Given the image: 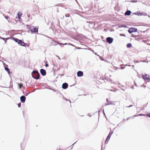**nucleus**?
Returning a JSON list of instances; mask_svg holds the SVG:
<instances>
[{
  "label": "nucleus",
  "instance_id": "f257e3e1",
  "mask_svg": "<svg viewBox=\"0 0 150 150\" xmlns=\"http://www.w3.org/2000/svg\"><path fill=\"white\" fill-rule=\"evenodd\" d=\"M31 74L32 77L34 79L38 80L40 79V74L37 70H33Z\"/></svg>",
  "mask_w": 150,
  "mask_h": 150
},
{
  "label": "nucleus",
  "instance_id": "f03ea898",
  "mask_svg": "<svg viewBox=\"0 0 150 150\" xmlns=\"http://www.w3.org/2000/svg\"><path fill=\"white\" fill-rule=\"evenodd\" d=\"M38 27L34 26H29V30L32 32V33H38Z\"/></svg>",
  "mask_w": 150,
  "mask_h": 150
},
{
  "label": "nucleus",
  "instance_id": "7ed1b4c3",
  "mask_svg": "<svg viewBox=\"0 0 150 150\" xmlns=\"http://www.w3.org/2000/svg\"><path fill=\"white\" fill-rule=\"evenodd\" d=\"M149 75L147 74H145L144 75H142V78L145 81H146L147 82L150 81V77Z\"/></svg>",
  "mask_w": 150,
  "mask_h": 150
},
{
  "label": "nucleus",
  "instance_id": "20e7f679",
  "mask_svg": "<svg viewBox=\"0 0 150 150\" xmlns=\"http://www.w3.org/2000/svg\"><path fill=\"white\" fill-rule=\"evenodd\" d=\"M137 28L134 27H131L128 30V31L130 34H131L132 33L136 32L137 31Z\"/></svg>",
  "mask_w": 150,
  "mask_h": 150
},
{
  "label": "nucleus",
  "instance_id": "39448f33",
  "mask_svg": "<svg viewBox=\"0 0 150 150\" xmlns=\"http://www.w3.org/2000/svg\"><path fill=\"white\" fill-rule=\"evenodd\" d=\"M106 40L107 42L110 44L112 43L114 40L113 38L110 37H108L107 38Z\"/></svg>",
  "mask_w": 150,
  "mask_h": 150
},
{
  "label": "nucleus",
  "instance_id": "423d86ee",
  "mask_svg": "<svg viewBox=\"0 0 150 150\" xmlns=\"http://www.w3.org/2000/svg\"><path fill=\"white\" fill-rule=\"evenodd\" d=\"M106 100L107 102H108V103H106L105 104V105H115V103L114 101H111V102L109 101L108 100V98L106 99Z\"/></svg>",
  "mask_w": 150,
  "mask_h": 150
},
{
  "label": "nucleus",
  "instance_id": "0eeeda50",
  "mask_svg": "<svg viewBox=\"0 0 150 150\" xmlns=\"http://www.w3.org/2000/svg\"><path fill=\"white\" fill-rule=\"evenodd\" d=\"M20 99L21 102L23 103H24L25 101L26 98L24 95H23L21 96Z\"/></svg>",
  "mask_w": 150,
  "mask_h": 150
},
{
  "label": "nucleus",
  "instance_id": "6e6552de",
  "mask_svg": "<svg viewBox=\"0 0 150 150\" xmlns=\"http://www.w3.org/2000/svg\"><path fill=\"white\" fill-rule=\"evenodd\" d=\"M40 72L41 74L43 76H45L46 75V71L45 69H41L40 70Z\"/></svg>",
  "mask_w": 150,
  "mask_h": 150
},
{
  "label": "nucleus",
  "instance_id": "1a4fd4ad",
  "mask_svg": "<svg viewBox=\"0 0 150 150\" xmlns=\"http://www.w3.org/2000/svg\"><path fill=\"white\" fill-rule=\"evenodd\" d=\"M68 87V84L66 82L63 83L62 85V88L64 89H65L67 88Z\"/></svg>",
  "mask_w": 150,
  "mask_h": 150
},
{
  "label": "nucleus",
  "instance_id": "9d476101",
  "mask_svg": "<svg viewBox=\"0 0 150 150\" xmlns=\"http://www.w3.org/2000/svg\"><path fill=\"white\" fill-rule=\"evenodd\" d=\"M77 75L79 77H81L83 76V72L82 71H77Z\"/></svg>",
  "mask_w": 150,
  "mask_h": 150
},
{
  "label": "nucleus",
  "instance_id": "9b49d317",
  "mask_svg": "<svg viewBox=\"0 0 150 150\" xmlns=\"http://www.w3.org/2000/svg\"><path fill=\"white\" fill-rule=\"evenodd\" d=\"M25 146V144L24 142H23L21 144V150H24Z\"/></svg>",
  "mask_w": 150,
  "mask_h": 150
},
{
  "label": "nucleus",
  "instance_id": "f8f14e48",
  "mask_svg": "<svg viewBox=\"0 0 150 150\" xmlns=\"http://www.w3.org/2000/svg\"><path fill=\"white\" fill-rule=\"evenodd\" d=\"M4 69L7 72L8 74H10L11 73V72L10 71V69L8 68V66L7 65V67H4Z\"/></svg>",
  "mask_w": 150,
  "mask_h": 150
},
{
  "label": "nucleus",
  "instance_id": "ddd939ff",
  "mask_svg": "<svg viewBox=\"0 0 150 150\" xmlns=\"http://www.w3.org/2000/svg\"><path fill=\"white\" fill-rule=\"evenodd\" d=\"M131 13V11L130 10L127 11L125 13V16H129Z\"/></svg>",
  "mask_w": 150,
  "mask_h": 150
},
{
  "label": "nucleus",
  "instance_id": "4468645a",
  "mask_svg": "<svg viewBox=\"0 0 150 150\" xmlns=\"http://www.w3.org/2000/svg\"><path fill=\"white\" fill-rule=\"evenodd\" d=\"M59 44V42H54L51 43L52 45L56 46Z\"/></svg>",
  "mask_w": 150,
  "mask_h": 150
},
{
  "label": "nucleus",
  "instance_id": "2eb2a0df",
  "mask_svg": "<svg viewBox=\"0 0 150 150\" xmlns=\"http://www.w3.org/2000/svg\"><path fill=\"white\" fill-rule=\"evenodd\" d=\"M21 44L20 45L21 46H22L23 47H26V43H25L22 40L21 42Z\"/></svg>",
  "mask_w": 150,
  "mask_h": 150
},
{
  "label": "nucleus",
  "instance_id": "dca6fc26",
  "mask_svg": "<svg viewBox=\"0 0 150 150\" xmlns=\"http://www.w3.org/2000/svg\"><path fill=\"white\" fill-rule=\"evenodd\" d=\"M119 28H121V27H124L125 28H127V26L124 24H121L119 25Z\"/></svg>",
  "mask_w": 150,
  "mask_h": 150
},
{
  "label": "nucleus",
  "instance_id": "f3484780",
  "mask_svg": "<svg viewBox=\"0 0 150 150\" xmlns=\"http://www.w3.org/2000/svg\"><path fill=\"white\" fill-rule=\"evenodd\" d=\"M11 39L14 40L16 42H17L18 40V38L13 37L11 38Z\"/></svg>",
  "mask_w": 150,
  "mask_h": 150
},
{
  "label": "nucleus",
  "instance_id": "a211bd4d",
  "mask_svg": "<svg viewBox=\"0 0 150 150\" xmlns=\"http://www.w3.org/2000/svg\"><path fill=\"white\" fill-rule=\"evenodd\" d=\"M132 46V44L131 43H128L126 45V47L127 48H129L131 47Z\"/></svg>",
  "mask_w": 150,
  "mask_h": 150
},
{
  "label": "nucleus",
  "instance_id": "6ab92c4d",
  "mask_svg": "<svg viewBox=\"0 0 150 150\" xmlns=\"http://www.w3.org/2000/svg\"><path fill=\"white\" fill-rule=\"evenodd\" d=\"M134 14L135 15H137L138 16H140L142 15V14L141 13H139L138 12H136L134 13Z\"/></svg>",
  "mask_w": 150,
  "mask_h": 150
},
{
  "label": "nucleus",
  "instance_id": "aec40b11",
  "mask_svg": "<svg viewBox=\"0 0 150 150\" xmlns=\"http://www.w3.org/2000/svg\"><path fill=\"white\" fill-rule=\"evenodd\" d=\"M111 136L109 134H108L106 138L107 140H108V142L109 140H110Z\"/></svg>",
  "mask_w": 150,
  "mask_h": 150
},
{
  "label": "nucleus",
  "instance_id": "412c9836",
  "mask_svg": "<svg viewBox=\"0 0 150 150\" xmlns=\"http://www.w3.org/2000/svg\"><path fill=\"white\" fill-rule=\"evenodd\" d=\"M75 49H87V48H81L80 47H75Z\"/></svg>",
  "mask_w": 150,
  "mask_h": 150
},
{
  "label": "nucleus",
  "instance_id": "4be33fe9",
  "mask_svg": "<svg viewBox=\"0 0 150 150\" xmlns=\"http://www.w3.org/2000/svg\"><path fill=\"white\" fill-rule=\"evenodd\" d=\"M22 41V40H19L18 39L17 43L18 44L20 45L21 43V42Z\"/></svg>",
  "mask_w": 150,
  "mask_h": 150
},
{
  "label": "nucleus",
  "instance_id": "5701e85b",
  "mask_svg": "<svg viewBox=\"0 0 150 150\" xmlns=\"http://www.w3.org/2000/svg\"><path fill=\"white\" fill-rule=\"evenodd\" d=\"M19 87L20 89H21L22 88V86L23 85V84L22 83H18Z\"/></svg>",
  "mask_w": 150,
  "mask_h": 150
},
{
  "label": "nucleus",
  "instance_id": "b1692460",
  "mask_svg": "<svg viewBox=\"0 0 150 150\" xmlns=\"http://www.w3.org/2000/svg\"><path fill=\"white\" fill-rule=\"evenodd\" d=\"M148 103H147L143 107V108L141 110H144L145 108H146L147 106V105L148 104Z\"/></svg>",
  "mask_w": 150,
  "mask_h": 150
},
{
  "label": "nucleus",
  "instance_id": "393cba45",
  "mask_svg": "<svg viewBox=\"0 0 150 150\" xmlns=\"http://www.w3.org/2000/svg\"><path fill=\"white\" fill-rule=\"evenodd\" d=\"M18 18L19 19L21 18V15L19 13V12H18Z\"/></svg>",
  "mask_w": 150,
  "mask_h": 150
},
{
  "label": "nucleus",
  "instance_id": "a878e982",
  "mask_svg": "<svg viewBox=\"0 0 150 150\" xmlns=\"http://www.w3.org/2000/svg\"><path fill=\"white\" fill-rule=\"evenodd\" d=\"M145 115V114H142V113L139 114L137 115V116H144Z\"/></svg>",
  "mask_w": 150,
  "mask_h": 150
},
{
  "label": "nucleus",
  "instance_id": "bb28decb",
  "mask_svg": "<svg viewBox=\"0 0 150 150\" xmlns=\"http://www.w3.org/2000/svg\"><path fill=\"white\" fill-rule=\"evenodd\" d=\"M58 45H59L61 47H63V45H64V43L59 42Z\"/></svg>",
  "mask_w": 150,
  "mask_h": 150
},
{
  "label": "nucleus",
  "instance_id": "cd10ccee",
  "mask_svg": "<svg viewBox=\"0 0 150 150\" xmlns=\"http://www.w3.org/2000/svg\"><path fill=\"white\" fill-rule=\"evenodd\" d=\"M130 1L132 3H135V2L136 3L137 2V0H133L131 1Z\"/></svg>",
  "mask_w": 150,
  "mask_h": 150
},
{
  "label": "nucleus",
  "instance_id": "c85d7f7f",
  "mask_svg": "<svg viewBox=\"0 0 150 150\" xmlns=\"http://www.w3.org/2000/svg\"><path fill=\"white\" fill-rule=\"evenodd\" d=\"M21 103H19L18 104V107L19 108H20L21 107Z\"/></svg>",
  "mask_w": 150,
  "mask_h": 150
},
{
  "label": "nucleus",
  "instance_id": "c756f323",
  "mask_svg": "<svg viewBox=\"0 0 150 150\" xmlns=\"http://www.w3.org/2000/svg\"><path fill=\"white\" fill-rule=\"evenodd\" d=\"M113 133V131H110L109 134H110V135H112V134Z\"/></svg>",
  "mask_w": 150,
  "mask_h": 150
},
{
  "label": "nucleus",
  "instance_id": "7c9ffc66",
  "mask_svg": "<svg viewBox=\"0 0 150 150\" xmlns=\"http://www.w3.org/2000/svg\"><path fill=\"white\" fill-rule=\"evenodd\" d=\"M76 142H75L72 145L70 146H71V148L70 149V150H71V149L73 148V146H74V144Z\"/></svg>",
  "mask_w": 150,
  "mask_h": 150
},
{
  "label": "nucleus",
  "instance_id": "2f4dec72",
  "mask_svg": "<svg viewBox=\"0 0 150 150\" xmlns=\"http://www.w3.org/2000/svg\"><path fill=\"white\" fill-rule=\"evenodd\" d=\"M131 36L132 37H134V38H136V36L135 35H134L133 34H132L131 35Z\"/></svg>",
  "mask_w": 150,
  "mask_h": 150
},
{
  "label": "nucleus",
  "instance_id": "473e14b6",
  "mask_svg": "<svg viewBox=\"0 0 150 150\" xmlns=\"http://www.w3.org/2000/svg\"><path fill=\"white\" fill-rule=\"evenodd\" d=\"M65 16L66 17H69V14H66L65 15Z\"/></svg>",
  "mask_w": 150,
  "mask_h": 150
},
{
  "label": "nucleus",
  "instance_id": "72a5a7b5",
  "mask_svg": "<svg viewBox=\"0 0 150 150\" xmlns=\"http://www.w3.org/2000/svg\"><path fill=\"white\" fill-rule=\"evenodd\" d=\"M120 36H123L125 37V34H122V33H121V34H120Z\"/></svg>",
  "mask_w": 150,
  "mask_h": 150
},
{
  "label": "nucleus",
  "instance_id": "f704fd0d",
  "mask_svg": "<svg viewBox=\"0 0 150 150\" xmlns=\"http://www.w3.org/2000/svg\"><path fill=\"white\" fill-rule=\"evenodd\" d=\"M10 38H11H11H10V37H8V38H5V40H9V39H10Z\"/></svg>",
  "mask_w": 150,
  "mask_h": 150
},
{
  "label": "nucleus",
  "instance_id": "c9c22d12",
  "mask_svg": "<svg viewBox=\"0 0 150 150\" xmlns=\"http://www.w3.org/2000/svg\"><path fill=\"white\" fill-rule=\"evenodd\" d=\"M147 116L150 118V113H148L146 115Z\"/></svg>",
  "mask_w": 150,
  "mask_h": 150
},
{
  "label": "nucleus",
  "instance_id": "e433bc0d",
  "mask_svg": "<svg viewBox=\"0 0 150 150\" xmlns=\"http://www.w3.org/2000/svg\"><path fill=\"white\" fill-rule=\"evenodd\" d=\"M0 39H1L3 40H5V38L1 37V36H0Z\"/></svg>",
  "mask_w": 150,
  "mask_h": 150
},
{
  "label": "nucleus",
  "instance_id": "4c0bfd02",
  "mask_svg": "<svg viewBox=\"0 0 150 150\" xmlns=\"http://www.w3.org/2000/svg\"><path fill=\"white\" fill-rule=\"evenodd\" d=\"M86 22L87 23H89L91 24H92V23H93V22L91 21H89V22Z\"/></svg>",
  "mask_w": 150,
  "mask_h": 150
},
{
  "label": "nucleus",
  "instance_id": "58836bf2",
  "mask_svg": "<svg viewBox=\"0 0 150 150\" xmlns=\"http://www.w3.org/2000/svg\"><path fill=\"white\" fill-rule=\"evenodd\" d=\"M45 67H48L49 65H48V64H46H46H45Z\"/></svg>",
  "mask_w": 150,
  "mask_h": 150
},
{
  "label": "nucleus",
  "instance_id": "ea45409f",
  "mask_svg": "<svg viewBox=\"0 0 150 150\" xmlns=\"http://www.w3.org/2000/svg\"><path fill=\"white\" fill-rule=\"evenodd\" d=\"M133 106V105H129V106H127L126 107L127 108H130V107H132Z\"/></svg>",
  "mask_w": 150,
  "mask_h": 150
},
{
  "label": "nucleus",
  "instance_id": "a19ab883",
  "mask_svg": "<svg viewBox=\"0 0 150 150\" xmlns=\"http://www.w3.org/2000/svg\"><path fill=\"white\" fill-rule=\"evenodd\" d=\"M125 68V67H123L122 66H121V69H124Z\"/></svg>",
  "mask_w": 150,
  "mask_h": 150
},
{
  "label": "nucleus",
  "instance_id": "79ce46f5",
  "mask_svg": "<svg viewBox=\"0 0 150 150\" xmlns=\"http://www.w3.org/2000/svg\"><path fill=\"white\" fill-rule=\"evenodd\" d=\"M5 18L7 19L9 18V16H6L5 17Z\"/></svg>",
  "mask_w": 150,
  "mask_h": 150
},
{
  "label": "nucleus",
  "instance_id": "37998d69",
  "mask_svg": "<svg viewBox=\"0 0 150 150\" xmlns=\"http://www.w3.org/2000/svg\"><path fill=\"white\" fill-rule=\"evenodd\" d=\"M88 115L90 117H91V114L89 113L88 114Z\"/></svg>",
  "mask_w": 150,
  "mask_h": 150
},
{
  "label": "nucleus",
  "instance_id": "c03bdc74",
  "mask_svg": "<svg viewBox=\"0 0 150 150\" xmlns=\"http://www.w3.org/2000/svg\"><path fill=\"white\" fill-rule=\"evenodd\" d=\"M108 140H107V139H106V140H105V144H107L108 143Z\"/></svg>",
  "mask_w": 150,
  "mask_h": 150
},
{
  "label": "nucleus",
  "instance_id": "a18cd8bd",
  "mask_svg": "<svg viewBox=\"0 0 150 150\" xmlns=\"http://www.w3.org/2000/svg\"><path fill=\"white\" fill-rule=\"evenodd\" d=\"M65 100L66 101H69V102L70 103H71V101H70V100H68V99H67L66 98V99Z\"/></svg>",
  "mask_w": 150,
  "mask_h": 150
},
{
  "label": "nucleus",
  "instance_id": "49530a36",
  "mask_svg": "<svg viewBox=\"0 0 150 150\" xmlns=\"http://www.w3.org/2000/svg\"><path fill=\"white\" fill-rule=\"evenodd\" d=\"M79 42L80 43V44L81 45H83V42H82L81 41H79Z\"/></svg>",
  "mask_w": 150,
  "mask_h": 150
},
{
  "label": "nucleus",
  "instance_id": "de8ad7c7",
  "mask_svg": "<svg viewBox=\"0 0 150 150\" xmlns=\"http://www.w3.org/2000/svg\"><path fill=\"white\" fill-rule=\"evenodd\" d=\"M95 55H97V56H98L99 57V55H98V54L96 53V52H95L94 53Z\"/></svg>",
  "mask_w": 150,
  "mask_h": 150
},
{
  "label": "nucleus",
  "instance_id": "09e8293b",
  "mask_svg": "<svg viewBox=\"0 0 150 150\" xmlns=\"http://www.w3.org/2000/svg\"><path fill=\"white\" fill-rule=\"evenodd\" d=\"M26 47H28L29 46V45H28V44L26 43Z\"/></svg>",
  "mask_w": 150,
  "mask_h": 150
},
{
  "label": "nucleus",
  "instance_id": "8fccbe9b",
  "mask_svg": "<svg viewBox=\"0 0 150 150\" xmlns=\"http://www.w3.org/2000/svg\"><path fill=\"white\" fill-rule=\"evenodd\" d=\"M29 94L28 93H26L25 94V96H27L28 94Z\"/></svg>",
  "mask_w": 150,
  "mask_h": 150
},
{
  "label": "nucleus",
  "instance_id": "3c124183",
  "mask_svg": "<svg viewBox=\"0 0 150 150\" xmlns=\"http://www.w3.org/2000/svg\"><path fill=\"white\" fill-rule=\"evenodd\" d=\"M137 116V115H134L133 116H132V117H135L136 116Z\"/></svg>",
  "mask_w": 150,
  "mask_h": 150
},
{
  "label": "nucleus",
  "instance_id": "603ef678",
  "mask_svg": "<svg viewBox=\"0 0 150 150\" xmlns=\"http://www.w3.org/2000/svg\"><path fill=\"white\" fill-rule=\"evenodd\" d=\"M131 117H128L127 119H126V120H129V119Z\"/></svg>",
  "mask_w": 150,
  "mask_h": 150
},
{
  "label": "nucleus",
  "instance_id": "864d4df0",
  "mask_svg": "<svg viewBox=\"0 0 150 150\" xmlns=\"http://www.w3.org/2000/svg\"><path fill=\"white\" fill-rule=\"evenodd\" d=\"M72 44H71V43H68V45H71Z\"/></svg>",
  "mask_w": 150,
  "mask_h": 150
},
{
  "label": "nucleus",
  "instance_id": "5fc2aeb1",
  "mask_svg": "<svg viewBox=\"0 0 150 150\" xmlns=\"http://www.w3.org/2000/svg\"><path fill=\"white\" fill-rule=\"evenodd\" d=\"M71 46H73V47H76L73 44H72L71 45Z\"/></svg>",
  "mask_w": 150,
  "mask_h": 150
},
{
  "label": "nucleus",
  "instance_id": "6e6d98bb",
  "mask_svg": "<svg viewBox=\"0 0 150 150\" xmlns=\"http://www.w3.org/2000/svg\"><path fill=\"white\" fill-rule=\"evenodd\" d=\"M103 114H104V115H105V116H106L105 114V113L104 112V110H103Z\"/></svg>",
  "mask_w": 150,
  "mask_h": 150
},
{
  "label": "nucleus",
  "instance_id": "4d7b16f0",
  "mask_svg": "<svg viewBox=\"0 0 150 150\" xmlns=\"http://www.w3.org/2000/svg\"><path fill=\"white\" fill-rule=\"evenodd\" d=\"M57 57L58 58V59L60 60V57L59 56H57Z\"/></svg>",
  "mask_w": 150,
  "mask_h": 150
},
{
  "label": "nucleus",
  "instance_id": "13d9d810",
  "mask_svg": "<svg viewBox=\"0 0 150 150\" xmlns=\"http://www.w3.org/2000/svg\"><path fill=\"white\" fill-rule=\"evenodd\" d=\"M125 66H131V65H129H129L126 64L125 65Z\"/></svg>",
  "mask_w": 150,
  "mask_h": 150
},
{
  "label": "nucleus",
  "instance_id": "bf43d9fd",
  "mask_svg": "<svg viewBox=\"0 0 150 150\" xmlns=\"http://www.w3.org/2000/svg\"><path fill=\"white\" fill-rule=\"evenodd\" d=\"M11 83H12V81L11 80L10 82V84H11Z\"/></svg>",
  "mask_w": 150,
  "mask_h": 150
},
{
  "label": "nucleus",
  "instance_id": "052dcab7",
  "mask_svg": "<svg viewBox=\"0 0 150 150\" xmlns=\"http://www.w3.org/2000/svg\"><path fill=\"white\" fill-rule=\"evenodd\" d=\"M63 98L64 99V100H65L66 99V98H65L63 96Z\"/></svg>",
  "mask_w": 150,
  "mask_h": 150
},
{
  "label": "nucleus",
  "instance_id": "680f3d73",
  "mask_svg": "<svg viewBox=\"0 0 150 150\" xmlns=\"http://www.w3.org/2000/svg\"><path fill=\"white\" fill-rule=\"evenodd\" d=\"M64 45H68V43H66L64 44Z\"/></svg>",
  "mask_w": 150,
  "mask_h": 150
},
{
  "label": "nucleus",
  "instance_id": "e2e57ef3",
  "mask_svg": "<svg viewBox=\"0 0 150 150\" xmlns=\"http://www.w3.org/2000/svg\"><path fill=\"white\" fill-rule=\"evenodd\" d=\"M92 52L93 53H94L95 52L93 50H92Z\"/></svg>",
  "mask_w": 150,
  "mask_h": 150
},
{
  "label": "nucleus",
  "instance_id": "0e129e2a",
  "mask_svg": "<svg viewBox=\"0 0 150 150\" xmlns=\"http://www.w3.org/2000/svg\"><path fill=\"white\" fill-rule=\"evenodd\" d=\"M109 81H111L112 83V80L110 79H109Z\"/></svg>",
  "mask_w": 150,
  "mask_h": 150
},
{
  "label": "nucleus",
  "instance_id": "69168bd1",
  "mask_svg": "<svg viewBox=\"0 0 150 150\" xmlns=\"http://www.w3.org/2000/svg\"><path fill=\"white\" fill-rule=\"evenodd\" d=\"M60 149L59 148H57V150H60Z\"/></svg>",
  "mask_w": 150,
  "mask_h": 150
},
{
  "label": "nucleus",
  "instance_id": "338daca9",
  "mask_svg": "<svg viewBox=\"0 0 150 150\" xmlns=\"http://www.w3.org/2000/svg\"><path fill=\"white\" fill-rule=\"evenodd\" d=\"M53 24V23H52V22L51 23V25H52Z\"/></svg>",
  "mask_w": 150,
  "mask_h": 150
},
{
  "label": "nucleus",
  "instance_id": "774afa93",
  "mask_svg": "<svg viewBox=\"0 0 150 150\" xmlns=\"http://www.w3.org/2000/svg\"><path fill=\"white\" fill-rule=\"evenodd\" d=\"M139 61H137H137H136V62H137V63H139Z\"/></svg>",
  "mask_w": 150,
  "mask_h": 150
}]
</instances>
